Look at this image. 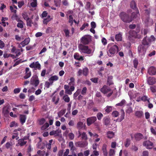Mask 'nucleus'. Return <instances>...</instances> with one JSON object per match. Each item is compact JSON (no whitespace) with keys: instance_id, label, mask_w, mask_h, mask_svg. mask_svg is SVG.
Masks as SVG:
<instances>
[{"instance_id":"58836bf2","label":"nucleus","mask_w":156,"mask_h":156,"mask_svg":"<svg viewBox=\"0 0 156 156\" xmlns=\"http://www.w3.org/2000/svg\"><path fill=\"white\" fill-rule=\"evenodd\" d=\"M51 16L50 15H48L46 18L44 19L43 21V23L44 24H47L48 22L51 20Z\"/></svg>"},{"instance_id":"0eeeda50","label":"nucleus","mask_w":156,"mask_h":156,"mask_svg":"<svg viewBox=\"0 0 156 156\" xmlns=\"http://www.w3.org/2000/svg\"><path fill=\"white\" fill-rule=\"evenodd\" d=\"M129 33L130 37H133L134 38H137L138 39H140L142 37V35L138 33L135 31L134 30H130Z\"/></svg>"},{"instance_id":"4c0bfd02","label":"nucleus","mask_w":156,"mask_h":156,"mask_svg":"<svg viewBox=\"0 0 156 156\" xmlns=\"http://www.w3.org/2000/svg\"><path fill=\"white\" fill-rule=\"evenodd\" d=\"M83 122H78L76 125V127L79 129H82L83 127Z\"/></svg>"},{"instance_id":"6e6d98bb","label":"nucleus","mask_w":156,"mask_h":156,"mask_svg":"<svg viewBox=\"0 0 156 156\" xmlns=\"http://www.w3.org/2000/svg\"><path fill=\"white\" fill-rule=\"evenodd\" d=\"M119 115V112L116 111H113L112 113V115L114 117H117Z\"/></svg>"},{"instance_id":"412c9836","label":"nucleus","mask_w":156,"mask_h":156,"mask_svg":"<svg viewBox=\"0 0 156 156\" xmlns=\"http://www.w3.org/2000/svg\"><path fill=\"white\" fill-rule=\"evenodd\" d=\"M75 59L79 61H83L84 60L83 57L82 56H80L78 53H75L73 55Z\"/></svg>"},{"instance_id":"8fccbe9b","label":"nucleus","mask_w":156,"mask_h":156,"mask_svg":"<svg viewBox=\"0 0 156 156\" xmlns=\"http://www.w3.org/2000/svg\"><path fill=\"white\" fill-rule=\"evenodd\" d=\"M142 19L143 20V21H144L145 23L147 24L149 19V16H147V18H145L144 16H143L142 17Z\"/></svg>"},{"instance_id":"5701e85b","label":"nucleus","mask_w":156,"mask_h":156,"mask_svg":"<svg viewBox=\"0 0 156 156\" xmlns=\"http://www.w3.org/2000/svg\"><path fill=\"white\" fill-rule=\"evenodd\" d=\"M130 8L134 10L138 9L136 6V3L134 0H132L130 2Z\"/></svg>"},{"instance_id":"f257e3e1","label":"nucleus","mask_w":156,"mask_h":156,"mask_svg":"<svg viewBox=\"0 0 156 156\" xmlns=\"http://www.w3.org/2000/svg\"><path fill=\"white\" fill-rule=\"evenodd\" d=\"M119 16L121 20L124 22L129 23L132 21L129 14L124 12H121L119 15Z\"/></svg>"},{"instance_id":"49530a36","label":"nucleus","mask_w":156,"mask_h":156,"mask_svg":"<svg viewBox=\"0 0 156 156\" xmlns=\"http://www.w3.org/2000/svg\"><path fill=\"white\" fill-rule=\"evenodd\" d=\"M63 99L66 102H69L70 101V98L67 95H65L63 97Z\"/></svg>"},{"instance_id":"e433bc0d","label":"nucleus","mask_w":156,"mask_h":156,"mask_svg":"<svg viewBox=\"0 0 156 156\" xmlns=\"http://www.w3.org/2000/svg\"><path fill=\"white\" fill-rule=\"evenodd\" d=\"M122 35L119 33L117 34L115 36V39L117 41H120L122 40Z\"/></svg>"},{"instance_id":"de8ad7c7","label":"nucleus","mask_w":156,"mask_h":156,"mask_svg":"<svg viewBox=\"0 0 156 156\" xmlns=\"http://www.w3.org/2000/svg\"><path fill=\"white\" fill-rule=\"evenodd\" d=\"M49 126V124L48 123H46L44 125L41 126V129L42 130H45Z\"/></svg>"},{"instance_id":"1a4fd4ad","label":"nucleus","mask_w":156,"mask_h":156,"mask_svg":"<svg viewBox=\"0 0 156 156\" xmlns=\"http://www.w3.org/2000/svg\"><path fill=\"white\" fill-rule=\"evenodd\" d=\"M143 145L147 149H152L153 148V143L149 140L144 141L143 143Z\"/></svg>"},{"instance_id":"9d476101","label":"nucleus","mask_w":156,"mask_h":156,"mask_svg":"<svg viewBox=\"0 0 156 156\" xmlns=\"http://www.w3.org/2000/svg\"><path fill=\"white\" fill-rule=\"evenodd\" d=\"M29 66L32 68H34L35 70L37 69L40 70L41 68V65L38 61L32 62L30 65Z\"/></svg>"},{"instance_id":"4468645a","label":"nucleus","mask_w":156,"mask_h":156,"mask_svg":"<svg viewBox=\"0 0 156 156\" xmlns=\"http://www.w3.org/2000/svg\"><path fill=\"white\" fill-rule=\"evenodd\" d=\"M26 22L27 26L30 27H32V24L36 27L37 26V23L36 22V20H34V21L33 22L31 19L30 18Z\"/></svg>"},{"instance_id":"393cba45","label":"nucleus","mask_w":156,"mask_h":156,"mask_svg":"<svg viewBox=\"0 0 156 156\" xmlns=\"http://www.w3.org/2000/svg\"><path fill=\"white\" fill-rule=\"evenodd\" d=\"M135 10L136 11V12H132L130 17V18L132 19V20H133V19L136 18L138 16V15H139V11L138 9L136 10Z\"/></svg>"},{"instance_id":"ddd939ff","label":"nucleus","mask_w":156,"mask_h":156,"mask_svg":"<svg viewBox=\"0 0 156 156\" xmlns=\"http://www.w3.org/2000/svg\"><path fill=\"white\" fill-rule=\"evenodd\" d=\"M147 83L151 85H153L156 83V79L153 77H150L147 79Z\"/></svg>"},{"instance_id":"13d9d810","label":"nucleus","mask_w":156,"mask_h":156,"mask_svg":"<svg viewBox=\"0 0 156 156\" xmlns=\"http://www.w3.org/2000/svg\"><path fill=\"white\" fill-rule=\"evenodd\" d=\"M88 23H84L82 25V27L80 28V29L81 30H83V29H84L86 27H88Z\"/></svg>"},{"instance_id":"3c124183","label":"nucleus","mask_w":156,"mask_h":156,"mask_svg":"<svg viewBox=\"0 0 156 156\" xmlns=\"http://www.w3.org/2000/svg\"><path fill=\"white\" fill-rule=\"evenodd\" d=\"M112 110V107L111 106H107L106 107V108L105 109L106 112L108 113H109Z\"/></svg>"},{"instance_id":"864d4df0","label":"nucleus","mask_w":156,"mask_h":156,"mask_svg":"<svg viewBox=\"0 0 156 156\" xmlns=\"http://www.w3.org/2000/svg\"><path fill=\"white\" fill-rule=\"evenodd\" d=\"M81 91L80 89H78L76 92L73 94V97L74 98L76 97L80 94Z\"/></svg>"},{"instance_id":"c85d7f7f","label":"nucleus","mask_w":156,"mask_h":156,"mask_svg":"<svg viewBox=\"0 0 156 156\" xmlns=\"http://www.w3.org/2000/svg\"><path fill=\"white\" fill-rule=\"evenodd\" d=\"M26 116L24 115H21L20 116V120L22 124H23L25 122Z\"/></svg>"},{"instance_id":"338daca9","label":"nucleus","mask_w":156,"mask_h":156,"mask_svg":"<svg viewBox=\"0 0 156 156\" xmlns=\"http://www.w3.org/2000/svg\"><path fill=\"white\" fill-rule=\"evenodd\" d=\"M60 2V0H55L54 3L56 7H58L59 6Z\"/></svg>"},{"instance_id":"69168bd1","label":"nucleus","mask_w":156,"mask_h":156,"mask_svg":"<svg viewBox=\"0 0 156 156\" xmlns=\"http://www.w3.org/2000/svg\"><path fill=\"white\" fill-rule=\"evenodd\" d=\"M64 31L65 33L66 37H69V30L68 29H64Z\"/></svg>"},{"instance_id":"c03bdc74","label":"nucleus","mask_w":156,"mask_h":156,"mask_svg":"<svg viewBox=\"0 0 156 156\" xmlns=\"http://www.w3.org/2000/svg\"><path fill=\"white\" fill-rule=\"evenodd\" d=\"M138 64V61L136 58H135L133 61V64L134 67L136 69L137 68V65Z\"/></svg>"},{"instance_id":"c9c22d12","label":"nucleus","mask_w":156,"mask_h":156,"mask_svg":"<svg viewBox=\"0 0 156 156\" xmlns=\"http://www.w3.org/2000/svg\"><path fill=\"white\" fill-rule=\"evenodd\" d=\"M131 140L129 138L126 139V141L124 143L125 146L126 147H128L130 144Z\"/></svg>"},{"instance_id":"7ed1b4c3","label":"nucleus","mask_w":156,"mask_h":156,"mask_svg":"<svg viewBox=\"0 0 156 156\" xmlns=\"http://www.w3.org/2000/svg\"><path fill=\"white\" fill-rule=\"evenodd\" d=\"M78 48L81 53L90 54L92 50L89 48L88 46L85 45L80 44L79 45Z\"/></svg>"},{"instance_id":"6e6552de","label":"nucleus","mask_w":156,"mask_h":156,"mask_svg":"<svg viewBox=\"0 0 156 156\" xmlns=\"http://www.w3.org/2000/svg\"><path fill=\"white\" fill-rule=\"evenodd\" d=\"M147 48L145 46L141 44L139 45L138 47V51L140 55H144L146 51V50Z\"/></svg>"},{"instance_id":"39448f33","label":"nucleus","mask_w":156,"mask_h":156,"mask_svg":"<svg viewBox=\"0 0 156 156\" xmlns=\"http://www.w3.org/2000/svg\"><path fill=\"white\" fill-rule=\"evenodd\" d=\"M89 69L88 68L85 67L82 70L79 69L77 73V75L78 76H81L82 74L83 76H87L89 73Z\"/></svg>"},{"instance_id":"f704fd0d","label":"nucleus","mask_w":156,"mask_h":156,"mask_svg":"<svg viewBox=\"0 0 156 156\" xmlns=\"http://www.w3.org/2000/svg\"><path fill=\"white\" fill-rule=\"evenodd\" d=\"M121 115L119 118L120 122L122 121L124 119L125 115V112L123 110L121 109Z\"/></svg>"},{"instance_id":"a19ab883","label":"nucleus","mask_w":156,"mask_h":156,"mask_svg":"<svg viewBox=\"0 0 156 156\" xmlns=\"http://www.w3.org/2000/svg\"><path fill=\"white\" fill-rule=\"evenodd\" d=\"M147 40L150 44L151 42L155 41V38L153 35H151L150 37L147 38Z\"/></svg>"},{"instance_id":"dca6fc26","label":"nucleus","mask_w":156,"mask_h":156,"mask_svg":"<svg viewBox=\"0 0 156 156\" xmlns=\"http://www.w3.org/2000/svg\"><path fill=\"white\" fill-rule=\"evenodd\" d=\"M61 133V130H53L50 132L49 134L51 136L54 135V137L60 136V133Z\"/></svg>"},{"instance_id":"f03ea898","label":"nucleus","mask_w":156,"mask_h":156,"mask_svg":"<svg viewBox=\"0 0 156 156\" xmlns=\"http://www.w3.org/2000/svg\"><path fill=\"white\" fill-rule=\"evenodd\" d=\"M119 51L118 47L115 45L111 46L108 51H107L108 55L110 57L114 56L115 54Z\"/></svg>"},{"instance_id":"052dcab7","label":"nucleus","mask_w":156,"mask_h":156,"mask_svg":"<svg viewBox=\"0 0 156 156\" xmlns=\"http://www.w3.org/2000/svg\"><path fill=\"white\" fill-rule=\"evenodd\" d=\"M126 101L125 100H122L121 102L116 104V105L122 106L125 103Z\"/></svg>"},{"instance_id":"2eb2a0df","label":"nucleus","mask_w":156,"mask_h":156,"mask_svg":"<svg viewBox=\"0 0 156 156\" xmlns=\"http://www.w3.org/2000/svg\"><path fill=\"white\" fill-rule=\"evenodd\" d=\"M148 72L151 75H156V68L152 66L150 67L148 69Z\"/></svg>"},{"instance_id":"680f3d73","label":"nucleus","mask_w":156,"mask_h":156,"mask_svg":"<svg viewBox=\"0 0 156 156\" xmlns=\"http://www.w3.org/2000/svg\"><path fill=\"white\" fill-rule=\"evenodd\" d=\"M68 136L69 137V138L71 140H73L74 139V134L72 133H69Z\"/></svg>"},{"instance_id":"f3484780","label":"nucleus","mask_w":156,"mask_h":156,"mask_svg":"<svg viewBox=\"0 0 156 156\" xmlns=\"http://www.w3.org/2000/svg\"><path fill=\"white\" fill-rule=\"evenodd\" d=\"M101 91L103 93L106 94L111 91V89L106 85H104L101 89Z\"/></svg>"},{"instance_id":"72a5a7b5","label":"nucleus","mask_w":156,"mask_h":156,"mask_svg":"<svg viewBox=\"0 0 156 156\" xmlns=\"http://www.w3.org/2000/svg\"><path fill=\"white\" fill-rule=\"evenodd\" d=\"M2 112L5 116L8 115L9 112L8 108L6 107L3 108L2 109Z\"/></svg>"},{"instance_id":"cd10ccee","label":"nucleus","mask_w":156,"mask_h":156,"mask_svg":"<svg viewBox=\"0 0 156 156\" xmlns=\"http://www.w3.org/2000/svg\"><path fill=\"white\" fill-rule=\"evenodd\" d=\"M135 115L138 118H141L144 115V113L142 111H137L135 112Z\"/></svg>"},{"instance_id":"09e8293b","label":"nucleus","mask_w":156,"mask_h":156,"mask_svg":"<svg viewBox=\"0 0 156 156\" xmlns=\"http://www.w3.org/2000/svg\"><path fill=\"white\" fill-rule=\"evenodd\" d=\"M103 116V114L101 112H98L97 115V117L98 119L99 120H101Z\"/></svg>"},{"instance_id":"5fc2aeb1","label":"nucleus","mask_w":156,"mask_h":156,"mask_svg":"<svg viewBox=\"0 0 156 156\" xmlns=\"http://www.w3.org/2000/svg\"><path fill=\"white\" fill-rule=\"evenodd\" d=\"M18 23H17V27H19L20 28H22L23 27V22L22 21V22H18Z\"/></svg>"},{"instance_id":"603ef678","label":"nucleus","mask_w":156,"mask_h":156,"mask_svg":"<svg viewBox=\"0 0 156 156\" xmlns=\"http://www.w3.org/2000/svg\"><path fill=\"white\" fill-rule=\"evenodd\" d=\"M12 17L14 18L15 20L18 22H22V21L20 19L19 17L16 14H14L13 15Z\"/></svg>"},{"instance_id":"a18cd8bd","label":"nucleus","mask_w":156,"mask_h":156,"mask_svg":"<svg viewBox=\"0 0 156 156\" xmlns=\"http://www.w3.org/2000/svg\"><path fill=\"white\" fill-rule=\"evenodd\" d=\"M150 89L152 92L154 93L156 92V86L152 85L150 87Z\"/></svg>"},{"instance_id":"79ce46f5","label":"nucleus","mask_w":156,"mask_h":156,"mask_svg":"<svg viewBox=\"0 0 156 156\" xmlns=\"http://www.w3.org/2000/svg\"><path fill=\"white\" fill-rule=\"evenodd\" d=\"M22 16L24 19L26 21V22L30 19L27 14L26 12L23 13Z\"/></svg>"},{"instance_id":"7c9ffc66","label":"nucleus","mask_w":156,"mask_h":156,"mask_svg":"<svg viewBox=\"0 0 156 156\" xmlns=\"http://www.w3.org/2000/svg\"><path fill=\"white\" fill-rule=\"evenodd\" d=\"M102 150L104 155L107 156L108 153L107 151V145L106 144H104L103 145Z\"/></svg>"},{"instance_id":"a878e982","label":"nucleus","mask_w":156,"mask_h":156,"mask_svg":"<svg viewBox=\"0 0 156 156\" xmlns=\"http://www.w3.org/2000/svg\"><path fill=\"white\" fill-rule=\"evenodd\" d=\"M27 143V142L23 140V139H20L18 140L17 144L21 147L25 145Z\"/></svg>"},{"instance_id":"774afa93","label":"nucleus","mask_w":156,"mask_h":156,"mask_svg":"<svg viewBox=\"0 0 156 156\" xmlns=\"http://www.w3.org/2000/svg\"><path fill=\"white\" fill-rule=\"evenodd\" d=\"M142 156H149V152L148 151H144L143 152Z\"/></svg>"},{"instance_id":"c756f323","label":"nucleus","mask_w":156,"mask_h":156,"mask_svg":"<svg viewBox=\"0 0 156 156\" xmlns=\"http://www.w3.org/2000/svg\"><path fill=\"white\" fill-rule=\"evenodd\" d=\"M106 134L107 137L109 139L112 138L115 135L114 133L111 131H108L107 132Z\"/></svg>"},{"instance_id":"a211bd4d","label":"nucleus","mask_w":156,"mask_h":156,"mask_svg":"<svg viewBox=\"0 0 156 156\" xmlns=\"http://www.w3.org/2000/svg\"><path fill=\"white\" fill-rule=\"evenodd\" d=\"M134 136L135 140L137 141L140 140L144 137L143 135L140 133H137L135 134Z\"/></svg>"},{"instance_id":"6ab92c4d","label":"nucleus","mask_w":156,"mask_h":156,"mask_svg":"<svg viewBox=\"0 0 156 156\" xmlns=\"http://www.w3.org/2000/svg\"><path fill=\"white\" fill-rule=\"evenodd\" d=\"M25 76H23L25 79H27L30 77L31 75V72L30 71L29 68L27 67L25 69Z\"/></svg>"},{"instance_id":"aec40b11","label":"nucleus","mask_w":156,"mask_h":156,"mask_svg":"<svg viewBox=\"0 0 156 156\" xmlns=\"http://www.w3.org/2000/svg\"><path fill=\"white\" fill-rule=\"evenodd\" d=\"M142 45L145 46L147 48L150 46V44L147 40V36L145 37L142 40Z\"/></svg>"},{"instance_id":"423d86ee","label":"nucleus","mask_w":156,"mask_h":156,"mask_svg":"<svg viewBox=\"0 0 156 156\" xmlns=\"http://www.w3.org/2000/svg\"><path fill=\"white\" fill-rule=\"evenodd\" d=\"M30 84L35 87H37L39 83V80L37 76L34 75L31 78L30 80Z\"/></svg>"},{"instance_id":"9b49d317","label":"nucleus","mask_w":156,"mask_h":156,"mask_svg":"<svg viewBox=\"0 0 156 156\" xmlns=\"http://www.w3.org/2000/svg\"><path fill=\"white\" fill-rule=\"evenodd\" d=\"M97 118L95 116H92L87 119V126H89L94 123L97 120Z\"/></svg>"},{"instance_id":"bb28decb","label":"nucleus","mask_w":156,"mask_h":156,"mask_svg":"<svg viewBox=\"0 0 156 156\" xmlns=\"http://www.w3.org/2000/svg\"><path fill=\"white\" fill-rule=\"evenodd\" d=\"M30 41V38H26L24 41L20 43V44L22 45V47H24L26 45L28 44Z\"/></svg>"},{"instance_id":"0e129e2a","label":"nucleus","mask_w":156,"mask_h":156,"mask_svg":"<svg viewBox=\"0 0 156 156\" xmlns=\"http://www.w3.org/2000/svg\"><path fill=\"white\" fill-rule=\"evenodd\" d=\"M115 154V150L112 149H110L109 153V155L110 156H113Z\"/></svg>"},{"instance_id":"b1692460","label":"nucleus","mask_w":156,"mask_h":156,"mask_svg":"<svg viewBox=\"0 0 156 156\" xmlns=\"http://www.w3.org/2000/svg\"><path fill=\"white\" fill-rule=\"evenodd\" d=\"M103 122L105 126H108L110 122V119L108 117H105L103 119Z\"/></svg>"},{"instance_id":"37998d69","label":"nucleus","mask_w":156,"mask_h":156,"mask_svg":"<svg viewBox=\"0 0 156 156\" xmlns=\"http://www.w3.org/2000/svg\"><path fill=\"white\" fill-rule=\"evenodd\" d=\"M66 110H61L58 113V116L59 117H61L65 114L66 112Z\"/></svg>"},{"instance_id":"e2e57ef3","label":"nucleus","mask_w":156,"mask_h":156,"mask_svg":"<svg viewBox=\"0 0 156 156\" xmlns=\"http://www.w3.org/2000/svg\"><path fill=\"white\" fill-rule=\"evenodd\" d=\"M87 88L86 87H84L81 91V94L83 95H85L87 92Z\"/></svg>"},{"instance_id":"4d7b16f0","label":"nucleus","mask_w":156,"mask_h":156,"mask_svg":"<svg viewBox=\"0 0 156 156\" xmlns=\"http://www.w3.org/2000/svg\"><path fill=\"white\" fill-rule=\"evenodd\" d=\"M69 22L71 23V25L72 26L73 22V18L71 15H70L69 16Z\"/></svg>"},{"instance_id":"2f4dec72","label":"nucleus","mask_w":156,"mask_h":156,"mask_svg":"<svg viewBox=\"0 0 156 156\" xmlns=\"http://www.w3.org/2000/svg\"><path fill=\"white\" fill-rule=\"evenodd\" d=\"M69 145L70 148V151L72 152H73L76 150V148L74 146L73 142L70 141L69 142Z\"/></svg>"},{"instance_id":"ea45409f","label":"nucleus","mask_w":156,"mask_h":156,"mask_svg":"<svg viewBox=\"0 0 156 156\" xmlns=\"http://www.w3.org/2000/svg\"><path fill=\"white\" fill-rule=\"evenodd\" d=\"M58 77L56 75H54L51 76L49 79L48 80L49 81H56L58 80Z\"/></svg>"},{"instance_id":"4be33fe9","label":"nucleus","mask_w":156,"mask_h":156,"mask_svg":"<svg viewBox=\"0 0 156 156\" xmlns=\"http://www.w3.org/2000/svg\"><path fill=\"white\" fill-rule=\"evenodd\" d=\"M79 136L78 137L80 136H81V139L82 140H84L85 141L87 140L88 139L87 135L86 133L83 132L81 133L80 131H79Z\"/></svg>"},{"instance_id":"20e7f679","label":"nucleus","mask_w":156,"mask_h":156,"mask_svg":"<svg viewBox=\"0 0 156 156\" xmlns=\"http://www.w3.org/2000/svg\"><path fill=\"white\" fill-rule=\"evenodd\" d=\"M80 41L83 45L88 44L91 41V37L88 35H84L81 37Z\"/></svg>"},{"instance_id":"f8f14e48","label":"nucleus","mask_w":156,"mask_h":156,"mask_svg":"<svg viewBox=\"0 0 156 156\" xmlns=\"http://www.w3.org/2000/svg\"><path fill=\"white\" fill-rule=\"evenodd\" d=\"M75 144L77 147H84L87 145L88 143L87 141H81L76 142Z\"/></svg>"},{"instance_id":"bf43d9fd","label":"nucleus","mask_w":156,"mask_h":156,"mask_svg":"<svg viewBox=\"0 0 156 156\" xmlns=\"http://www.w3.org/2000/svg\"><path fill=\"white\" fill-rule=\"evenodd\" d=\"M45 122V119L42 118L39 120V123L40 125H42Z\"/></svg>"},{"instance_id":"473e14b6","label":"nucleus","mask_w":156,"mask_h":156,"mask_svg":"<svg viewBox=\"0 0 156 156\" xmlns=\"http://www.w3.org/2000/svg\"><path fill=\"white\" fill-rule=\"evenodd\" d=\"M141 100L144 102L147 101L148 103L150 102V98H148V97L146 95H144L142 97Z\"/></svg>"}]
</instances>
